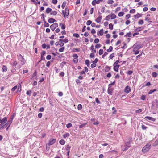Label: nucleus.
Wrapping results in <instances>:
<instances>
[{"instance_id": "nucleus-1", "label": "nucleus", "mask_w": 158, "mask_h": 158, "mask_svg": "<svg viewBox=\"0 0 158 158\" xmlns=\"http://www.w3.org/2000/svg\"><path fill=\"white\" fill-rule=\"evenodd\" d=\"M151 144L150 143H147L142 149V151L143 153H146L148 151L150 148V146Z\"/></svg>"}, {"instance_id": "nucleus-2", "label": "nucleus", "mask_w": 158, "mask_h": 158, "mask_svg": "<svg viewBox=\"0 0 158 158\" xmlns=\"http://www.w3.org/2000/svg\"><path fill=\"white\" fill-rule=\"evenodd\" d=\"M62 12L64 18H65L66 17L69 16V9L68 7H66L65 9V11L62 10Z\"/></svg>"}, {"instance_id": "nucleus-3", "label": "nucleus", "mask_w": 158, "mask_h": 158, "mask_svg": "<svg viewBox=\"0 0 158 158\" xmlns=\"http://www.w3.org/2000/svg\"><path fill=\"white\" fill-rule=\"evenodd\" d=\"M17 56L18 59L23 63L22 64H24L25 63V60L22 55L20 54H19L17 55Z\"/></svg>"}, {"instance_id": "nucleus-4", "label": "nucleus", "mask_w": 158, "mask_h": 158, "mask_svg": "<svg viewBox=\"0 0 158 158\" xmlns=\"http://www.w3.org/2000/svg\"><path fill=\"white\" fill-rule=\"evenodd\" d=\"M133 47L134 50L136 49L139 50L141 48V45L139 43H136L134 45Z\"/></svg>"}, {"instance_id": "nucleus-5", "label": "nucleus", "mask_w": 158, "mask_h": 158, "mask_svg": "<svg viewBox=\"0 0 158 158\" xmlns=\"http://www.w3.org/2000/svg\"><path fill=\"white\" fill-rule=\"evenodd\" d=\"M132 143V139L131 138L129 139H128V141H127L125 143V146L127 147V148H129L131 146V143Z\"/></svg>"}, {"instance_id": "nucleus-6", "label": "nucleus", "mask_w": 158, "mask_h": 158, "mask_svg": "<svg viewBox=\"0 0 158 158\" xmlns=\"http://www.w3.org/2000/svg\"><path fill=\"white\" fill-rule=\"evenodd\" d=\"M58 27V24L56 23H54L50 26V28L51 30L53 31Z\"/></svg>"}, {"instance_id": "nucleus-7", "label": "nucleus", "mask_w": 158, "mask_h": 158, "mask_svg": "<svg viewBox=\"0 0 158 158\" xmlns=\"http://www.w3.org/2000/svg\"><path fill=\"white\" fill-rule=\"evenodd\" d=\"M113 90V89L111 86H109L107 90L108 94L110 95H112V92Z\"/></svg>"}, {"instance_id": "nucleus-8", "label": "nucleus", "mask_w": 158, "mask_h": 158, "mask_svg": "<svg viewBox=\"0 0 158 158\" xmlns=\"http://www.w3.org/2000/svg\"><path fill=\"white\" fill-rule=\"evenodd\" d=\"M12 123V118H10L9 120L5 124L6 125L5 127L6 128L7 126L10 127V124Z\"/></svg>"}, {"instance_id": "nucleus-9", "label": "nucleus", "mask_w": 158, "mask_h": 158, "mask_svg": "<svg viewBox=\"0 0 158 158\" xmlns=\"http://www.w3.org/2000/svg\"><path fill=\"white\" fill-rule=\"evenodd\" d=\"M56 139L51 138L49 141V143H48L50 145H52L54 144L56 142Z\"/></svg>"}, {"instance_id": "nucleus-10", "label": "nucleus", "mask_w": 158, "mask_h": 158, "mask_svg": "<svg viewBox=\"0 0 158 158\" xmlns=\"http://www.w3.org/2000/svg\"><path fill=\"white\" fill-rule=\"evenodd\" d=\"M7 117H4L2 119H0V123H5L7 122Z\"/></svg>"}, {"instance_id": "nucleus-11", "label": "nucleus", "mask_w": 158, "mask_h": 158, "mask_svg": "<svg viewBox=\"0 0 158 158\" xmlns=\"http://www.w3.org/2000/svg\"><path fill=\"white\" fill-rule=\"evenodd\" d=\"M102 19V16L101 15H99L98 17L95 20L96 22L97 23H99L100 22Z\"/></svg>"}, {"instance_id": "nucleus-12", "label": "nucleus", "mask_w": 158, "mask_h": 158, "mask_svg": "<svg viewBox=\"0 0 158 158\" xmlns=\"http://www.w3.org/2000/svg\"><path fill=\"white\" fill-rule=\"evenodd\" d=\"M131 90V89L130 87L128 86H127L125 89L124 91L126 93H128L130 92Z\"/></svg>"}, {"instance_id": "nucleus-13", "label": "nucleus", "mask_w": 158, "mask_h": 158, "mask_svg": "<svg viewBox=\"0 0 158 158\" xmlns=\"http://www.w3.org/2000/svg\"><path fill=\"white\" fill-rule=\"evenodd\" d=\"M113 69L114 71L116 72H118V70L120 66L119 65H113Z\"/></svg>"}, {"instance_id": "nucleus-14", "label": "nucleus", "mask_w": 158, "mask_h": 158, "mask_svg": "<svg viewBox=\"0 0 158 158\" xmlns=\"http://www.w3.org/2000/svg\"><path fill=\"white\" fill-rule=\"evenodd\" d=\"M145 118L149 120H151V121H152L153 122H155L156 120V119H155L153 118L149 117L148 116L145 117Z\"/></svg>"}, {"instance_id": "nucleus-15", "label": "nucleus", "mask_w": 158, "mask_h": 158, "mask_svg": "<svg viewBox=\"0 0 158 158\" xmlns=\"http://www.w3.org/2000/svg\"><path fill=\"white\" fill-rule=\"evenodd\" d=\"M48 21L49 23H54V22H56V21L53 18H50L48 19Z\"/></svg>"}, {"instance_id": "nucleus-16", "label": "nucleus", "mask_w": 158, "mask_h": 158, "mask_svg": "<svg viewBox=\"0 0 158 158\" xmlns=\"http://www.w3.org/2000/svg\"><path fill=\"white\" fill-rule=\"evenodd\" d=\"M111 68V67H109L108 66H106L104 69L105 71L107 72L110 70V69Z\"/></svg>"}, {"instance_id": "nucleus-17", "label": "nucleus", "mask_w": 158, "mask_h": 158, "mask_svg": "<svg viewBox=\"0 0 158 158\" xmlns=\"http://www.w3.org/2000/svg\"><path fill=\"white\" fill-rule=\"evenodd\" d=\"M143 15L142 14L137 13L136 15H134V17L135 18H138L140 17H141Z\"/></svg>"}, {"instance_id": "nucleus-18", "label": "nucleus", "mask_w": 158, "mask_h": 158, "mask_svg": "<svg viewBox=\"0 0 158 158\" xmlns=\"http://www.w3.org/2000/svg\"><path fill=\"white\" fill-rule=\"evenodd\" d=\"M94 46L93 45H92L90 47V50H91L92 52H93V53H95L96 52V50L94 48Z\"/></svg>"}, {"instance_id": "nucleus-19", "label": "nucleus", "mask_w": 158, "mask_h": 158, "mask_svg": "<svg viewBox=\"0 0 158 158\" xmlns=\"http://www.w3.org/2000/svg\"><path fill=\"white\" fill-rule=\"evenodd\" d=\"M97 35L100 34L101 36H102L103 34V30L102 29L100 30L97 33Z\"/></svg>"}, {"instance_id": "nucleus-20", "label": "nucleus", "mask_w": 158, "mask_h": 158, "mask_svg": "<svg viewBox=\"0 0 158 158\" xmlns=\"http://www.w3.org/2000/svg\"><path fill=\"white\" fill-rule=\"evenodd\" d=\"M155 105H156L157 107L158 106V100L157 99L155 100V102L152 103V106H154Z\"/></svg>"}, {"instance_id": "nucleus-21", "label": "nucleus", "mask_w": 158, "mask_h": 158, "mask_svg": "<svg viewBox=\"0 0 158 158\" xmlns=\"http://www.w3.org/2000/svg\"><path fill=\"white\" fill-rule=\"evenodd\" d=\"M1 124H0V129H3L4 128H5L6 125H5V123H0Z\"/></svg>"}, {"instance_id": "nucleus-22", "label": "nucleus", "mask_w": 158, "mask_h": 158, "mask_svg": "<svg viewBox=\"0 0 158 158\" xmlns=\"http://www.w3.org/2000/svg\"><path fill=\"white\" fill-rule=\"evenodd\" d=\"M7 68L5 65H3L2 66V72H6L7 71Z\"/></svg>"}, {"instance_id": "nucleus-23", "label": "nucleus", "mask_w": 158, "mask_h": 158, "mask_svg": "<svg viewBox=\"0 0 158 158\" xmlns=\"http://www.w3.org/2000/svg\"><path fill=\"white\" fill-rule=\"evenodd\" d=\"M52 10V9L50 8H47L46 10V12L47 14H48L50 12H51Z\"/></svg>"}, {"instance_id": "nucleus-24", "label": "nucleus", "mask_w": 158, "mask_h": 158, "mask_svg": "<svg viewBox=\"0 0 158 158\" xmlns=\"http://www.w3.org/2000/svg\"><path fill=\"white\" fill-rule=\"evenodd\" d=\"M80 51L79 48H73L72 49V51L73 52H79Z\"/></svg>"}, {"instance_id": "nucleus-25", "label": "nucleus", "mask_w": 158, "mask_h": 158, "mask_svg": "<svg viewBox=\"0 0 158 158\" xmlns=\"http://www.w3.org/2000/svg\"><path fill=\"white\" fill-rule=\"evenodd\" d=\"M69 40L68 39H65L64 40L62 39H60L59 40V42H64L65 43H66L68 42Z\"/></svg>"}, {"instance_id": "nucleus-26", "label": "nucleus", "mask_w": 158, "mask_h": 158, "mask_svg": "<svg viewBox=\"0 0 158 158\" xmlns=\"http://www.w3.org/2000/svg\"><path fill=\"white\" fill-rule=\"evenodd\" d=\"M61 26V28L62 29L64 30L65 29V25L64 24H62L60 23L59 24V26Z\"/></svg>"}, {"instance_id": "nucleus-27", "label": "nucleus", "mask_w": 158, "mask_h": 158, "mask_svg": "<svg viewBox=\"0 0 158 158\" xmlns=\"http://www.w3.org/2000/svg\"><path fill=\"white\" fill-rule=\"evenodd\" d=\"M65 143V141L64 139H61L59 141V143L62 145H64Z\"/></svg>"}, {"instance_id": "nucleus-28", "label": "nucleus", "mask_w": 158, "mask_h": 158, "mask_svg": "<svg viewBox=\"0 0 158 158\" xmlns=\"http://www.w3.org/2000/svg\"><path fill=\"white\" fill-rule=\"evenodd\" d=\"M57 12L55 11H52L50 13V14L52 15H57Z\"/></svg>"}, {"instance_id": "nucleus-29", "label": "nucleus", "mask_w": 158, "mask_h": 158, "mask_svg": "<svg viewBox=\"0 0 158 158\" xmlns=\"http://www.w3.org/2000/svg\"><path fill=\"white\" fill-rule=\"evenodd\" d=\"M111 15V19H113L116 18V15L114 13H112Z\"/></svg>"}, {"instance_id": "nucleus-30", "label": "nucleus", "mask_w": 158, "mask_h": 158, "mask_svg": "<svg viewBox=\"0 0 158 158\" xmlns=\"http://www.w3.org/2000/svg\"><path fill=\"white\" fill-rule=\"evenodd\" d=\"M132 36V35L131 32H130L128 33H127V34L125 35V36L127 37H131Z\"/></svg>"}, {"instance_id": "nucleus-31", "label": "nucleus", "mask_w": 158, "mask_h": 158, "mask_svg": "<svg viewBox=\"0 0 158 158\" xmlns=\"http://www.w3.org/2000/svg\"><path fill=\"white\" fill-rule=\"evenodd\" d=\"M157 91V89H153L150 90L149 92L148 93V94H150L154 92L155 91Z\"/></svg>"}, {"instance_id": "nucleus-32", "label": "nucleus", "mask_w": 158, "mask_h": 158, "mask_svg": "<svg viewBox=\"0 0 158 158\" xmlns=\"http://www.w3.org/2000/svg\"><path fill=\"white\" fill-rule=\"evenodd\" d=\"M158 144V139H156L155 142L152 144V145L153 146H156Z\"/></svg>"}, {"instance_id": "nucleus-33", "label": "nucleus", "mask_w": 158, "mask_h": 158, "mask_svg": "<svg viewBox=\"0 0 158 158\" xmlns=\"http://www.w3.org/2000/svg\"><path fill=\"white\" fill-rule=\"evenodd\" d=\"M158 76V74L155 72H153L152 73V76L154 77H156Z\"/></svg>"}, {"instance_id": "nucleus-34", "label": "nucleus", "mask_w": 158, "mask_h": 158, "mask_svg": "<svg viewBox=\"0 0 158 158\" xmlns=\"http://www.w3.org/2000/svg\"><path fill=\"white\" fill-rule=\"evenodd\" d=\"M44 26L45 27H48L49 26V24L48 23H47L46 21H44Z\"/></svg>"}, {"instance_id": "nucleus-35", "label": "nucleus", "mask_w": 158, "mask_h": 158, "mask_svg": "<svg viewBox=\"0 0 158 158\" xmlns=\"http://www.w3.org/2000/svg\"><path fill=\"white\" fill-rule=\"evenodd\" d=\"M70 136V134L69 133H67L63 135V136L64 138H65L66 137H68Z\"/></svg>"}, {"instance_id": "nucleus-36", "label": "nucleus", "mask_w": 158, "mask_h": 158, "mask_svg": "<svg viewBox=\"0 0 158 158\" xmlns=\"http://www.w3.org/2000/svg\"><path fill=\"white\" fill-rule=\"evenodd\" d=\"M85 64L87 65L88 67H89V61L88 60H85Z\"/></svg>"}, {"instance_id": "nucleus-37", "label": "nucleus", "mask_w": 158, "mask_h": 158, "mask_svg": "<svg viewBox=\"0 0 158 158\" xmlns=\"http://www.w3.org/2000/svg\"><path fill=\"white\" fill-rule=\"evenodd\" d=\"M113 48L112 46H110L109 49L107 50V52H109L112 51Z\"/></svg>"}, {"instance_id": "nucleus-38", "label": "nucleus", "mask_w": 158, "mask_h": 158, "mask_svg": "<svg viewBox=\"0 0 158 158\" xmlns=\"http://www.w3.org/2000/svg\"><path fill=\"white\" fill-rule=\"evenodd\" d=\"M142 27H139L135 30V31H140L142 30Z\"/></svg>"}, {"instance_id": "nucleus-39", "label": "nucleus", "mask_w": 158, "mask_h": 158, "mask_svg": "<svg viewBox=\"0 0 158 158\" xmlns=\"http://www.w3.org/2000/svg\"><path fill=\"white\" fill-rule=\"evenodd\" d=\"M139 50H134V49H133V52H135L134 54L135 55H137L139 53Z\"/></svg>"}, {"instance_id": "nucleus-40", "label": "nucleus", "mask_w": 158, "mask_h": 158, "mask_svg": "<svg viewBox=\"0 0 158 158\" xmlns=\"http://www.w3.org/2000/svg\"><path fill=\"white\" fill-rule=\"evenodd\" d=\"M128 148L126 147L125 145L123 146H122V149L123 151L127 150L128 149Z\"/></svg>"}, {"instance_id": "nucleus-41", "label": "nucleus", "mask_w": 158, "mask_h": 158, "mask_svg": "<svg viewBox=\"0 0 158 158\" xmlns=\"http://www.w3.org/2000/svg\"><path fill=\"white\" fill-rule=\"evenodd\" d=\"M66 4V2L65 1H64V2H63V3H62V6H61V7H62V8L64 9V7H65Z\"/></svg>"}, {"instance_id": "nucleus-42", "label": "nucleus", "mask_w": 158, "mask_h": 158, "mask_svg": "<svg viewBox=\"0 0 158 158\" xmlns=\"http://www.w3.org/2000/svg\"><path fill=\"white\" fill-rule=\"evenodd\" d=\"M110 17H111V15H110V14L109 15H108L106 16V17L105 19L106 20L109 21L110 20Z\"/></svg>"}, {"instance_id": "nucleus-43", "label": "nucleus", "mask_w": 158, "mask_h": 158, "mask_svg": "<svg viewBox=\"0 0 158 158\" xmlns=\"http://www.w3.org/2000/svg\"><path fill=\"white\" fill-rule=\"evenodd\" d=\"M133 73V71L131 70H129L126 73L127 75H131Z\"/></svg>"}, {"instance_id": "nucleus-44", "label": "nucleus", "mask_w": 158, "mask_h": 158, "mask_svg": "<svg viewBox=\"0 0 158 158\" xmlns=\"http://www.w3.org/2000/svg\"><path fill=\"white\" fill-rule=\"evenodd\" d=\"M109 28L110 30H112L113 29V26L112 23H110L109 25Z\"/></svg>"}, {"instance_id": "nucleus-45", "label": "nucleus", "mask_w": 158, "mask_h": 158, "mask_svg": "<svg viewBox=\"0 0 158 158\" xmlns=\"http://www.w3.org/2000/svg\"><path fill=\"white\" fill-rule=\"evenodd\" d=\"M82 105L81 104H79L77 106V109L78 110H80L82 109Z\"/></svg>"}, {"instance_id": "nucleus-46", "label": "nucleus", "mask_w": 158, "mask_h": 158, "mask_svg": "<svg viewBox=\"0 0 158 158\" xmlns=\"http://www.w3.org/2000/svg\"><path fill=\"white\" fill-rule=\"evenodd\" d=\"M71 148V146H69V144H67L66 146V148H65V149L67 150V151H68V150H70V149Z\"/></svg>"}, {"instance_id": "nucleus-47", "label": "nucleus", "mask_w": 158, "mask_h": 158, "mask_svg": "<svg viewBox=\"0 0 158 158\" xmlns=\"http://www.w3.org/2000/svg\"><path fill=\"white\" fill-rule=\"evenodd\" d=\"M50 145H49L48 143L46 145V150L47 151H48L50 149Z\"/></svg>"}, {"instance_id": "nucleus-48", "label": "nucleus", "mask_w": 158, "mask_h": 158, "mask_svg": "<svg viewBox=\"0 0 158 158\" xmlns=\"http://www.w3.org/2000/svg\"><path fill=\"white\" fill-rule=\"evenodd\" d=\"M141 127L142 129L143 130H146L148 128V127L146 126H145L143 124L141 126Z\"/></svg>"}, {"instance_id": "nucleus-49", "label": "nucleus", "mask_w": 158, "mask_h": 158, "mask_svg": "<svg viewBox=\"0 0 158 158\" xmlns=\"http://www.w3.org/2000/svg\"><path fill=\"white\" fill-rule=\"evenodd\" d=\"M124 13L123 12H121L118 13V16L119 17H122Z\"/></svg>"}, {"instance_id": "nucleus-50", "label": "nucleus", "mask_w": 158, "mask_h": 158, "mask_svg": "<svg viewBox=\"0 0 158 158\" xmlns=\"http://www.w3.org/2000/svg\"><path fill=\"white\" fill-rule=\"evenodd\" d=\"M114 3V1L113 0H109L107 1V3L108 4H112Z\"/></svg>"}, {"instance_id": "nucleus-51", "label": "nucleus", "mask_w": 158, "mask_h": 158, "mask_svg": "<svg viewBox=\"0 0 158 158\" xmlns=\"http://www.w3.org/2000/svg\"><path fill=\"white\" fill-rule=\"evenodd\" d=\"M65 49V47H63L59 49V51L60 52H63L64 50Z\"/></svg>"}, {"instance_id": "nucleus-52", "label": "nucleus", "mask_w": 158, "mask_h": 158, "mask_svg": "<svg viewBox=\"0 0 158 158\" xmlns=\"http://www.w3.org/2000/svg\"><path fill=\"white\" fill-rule=\"evenodd\" d=\"M92 23V21L91 20H89L87 21L86 22V25H89L90 24H91Z\"/></svg>"}, {"instance_id": "nucleus-53", "label": "nucleus", "mask_w": 158, "mask_h": 158, "mask_svg": "<svg viewBox=\"0 0 158 158\" xmlns=\"http://www.w3.org/2000/svg\"><path fill=\"white\" fill-rule=\"evenodd\" d=\"M114 53H112L111 54L110 56H109V58L110 59H112L113 57H114Z\"/></svg>"}, {"instance_id": "nucleus-54", "label": "nucleus", "mask_w": 158, "mask_h": 158, "mask_svg": "<svg viewBox=\"0 0 158 158\" xmlns=\"http://www.w3.org/2000/svg\"><path fill=\"white\" fill-rule=\"evenodd\" d=\"M41 16H42L41 18L43 19V21H45V19L44 18L45 16L44 14V13L41 14Z\"/></svg>"}, {"instance_id": "nucleus-55", "label": "nucleus", "mask_w": 158, "mask_h": 158, "mask_svg": "<svg viewBox=\"0 0 158 158\" xmlns=\"http://www.w3.org/2000/svg\"><path fill=\"white\" fill-rule=\"evenodd\" d=\"M99 54L100 55H101L103 53V50L102 49H100L99 51Z\"/></svg>"}, {"instance_id": "nucleus-56", "label": "nucleus", "mask_w": 158, "mask_h": 158, "mask_svg": "<svg viewBox=\"0 0 158 158\" xmlns=\"http://www.w3.org/2000/svg\"><path fill=\"white\" fill-rule=\"evenodd\" d=\"M72 126V124L71 123H68L66 125V127L68 128H69Z\"/></svg>"}, {"instance_id": "nucleus-57", "label": "nucleus", "mask_w": 158, "mask_h": 158, "mask_svg": "<svg viewBox=\"0 0 158 158\" xmlns=\"http://www.w3.org/2000/svg\"><path fill=\"white\" fill-rule=\"evenodd\" d=\"M135 12V10L134 9H132L130 10L129 12L131 13H134Z\"/></svg>"}, {"instance_id": "nucleus-58", "label": "nucleus", "mask_w": 158, "mask_h": 158, "mask_svg": "<svg viewBox=\"0 0 158 158\" xmlns=\"http://www.w3.org/2000/svg\"><path fill=\"white\" fill-rule=\"evenodd\" d=\"M75 82L77 85H80L81 84V81L79 79H76Z\"/></svg>"}, {"instance_id": "nucleus-59", "label": "nucleus", "mask_w": 158, "mask_h": 158, "mask_svg": "<svg viewBox=\"0 0 158 158\" xmlns=\"http://www.w3.org/2000/svg\"><path fill=\"white\" fill-rule=\"evenodd\" d=\"M143 20H141L139 21L138 24L140 25H142L143 24Z\"/></svg>"}, {"instance_id": "nucleus-60", "label": "nucleus", "mask_w": 158, "mask_h": 158, "mask_svg": "<svg viewBox=\"0 0 158 158\" xmlns=\"http://www.w3.org/2000/svg\"><path fill=\"white\" fill-rule=\"evenodd\" d=\"M123 44L124 46H123V47H121V48H126V47H127L126 43L125 42H123Z\"/></svg>"}, {"instance_id": "nucleus-61", "label": "nucleus", "mask_w": 158, "mask_h": 158, "mask_svg": "<svg viewBox=\"0 0 158 158\" xmlns=\"http://www.w3.org/2000/svg\"><path fill=\"white\" fill-rule=\"evenodd\" d=\"M96 0H93L92 2V5L93 6H94L96 4H97V2H96Z\"/></svg>"}, {"instance_id": "nucleus-62", "label": "nucleus", "mask_w": 158, "mask_h": 158, "mask_svg": "<svg viewBox=\"0 0 158 158\" xmlns=\"http://www.w3.org/2000/svg\"><path fill=\"white\" fill-rule=\"evenodd\" d=\"M94 53H93V52L90 53V58H92L94 57L95 55Z\"/></svg>"}, {"instance_id": "nucleus-63", "label": "nucleus", "mask_w": 158, "mask_h": 158, "mask_svg": "<svg viewBox=\"0 0 158 158\" xmlns=\"http://www.w3.org/2000/svg\"><path fill=\"white\" fill-rule=\"evenodd\" d=\"M73 35L74 37H75L77 38H78L79 37V35L77 33H74L73 34Z\"/></svg>"}, {"instance_id": "nucleus-64", "label": "nucleus", "mask_w": 158, "mask_h": 158, "mask_svg": "<svg viewBox=\"0 0 158 158\" xmlns=\"http://www.w3.org/2000/svg\"><path fill=\"white\" fill-rule=\"evenodd\" d=\"M101 46V45L100 44H96L95 47L96 48H98Z\"/></svg>"}]
</instances>
